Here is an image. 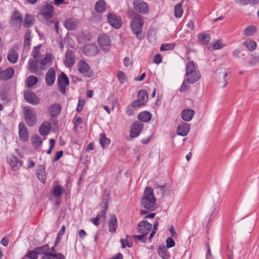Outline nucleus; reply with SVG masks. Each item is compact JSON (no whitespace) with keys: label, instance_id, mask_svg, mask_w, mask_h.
Here are the masks:
<instances>
[{"label":"nucleus","instance_id":"obj_1","mask_svg":"<svg viewBox=\"0 0 259 259\" xmlns=\"http://www.w3.org/2000/svg\"><path fill=\"white\" fill-rule=\"evenodd\" d=\"M156 200L153 195V189L151 187H146L144 195L141 200L142 206L147 210L153 211L157 207Z\"/></svg>","mask_w":259,"mask_h":259},{"label":"nucleus","instance_id":"obj_2","mask_svg":"<svg viewBox=\"0 0 259 259\" xmlns=\"http://www.w3.org/2000/svg\"><path fill=\"white\" fill-rule=\"evenodd\" d=\"M186 69L185 76L190 83L193 84L200 79L201 77L200 71L197 69L193 61L188 62L186 65Z\"/></svg>","mask_w":259,"mask_h":259},{"label":"nucleus","instance_id":"obj_3","mask_svg":"<svg viewBox=\"0 0 259 259\" xmlns=\"http://www.w3.org/2000/svg\"><path fill=\"white\" fill-rule=\"evenodd\" d=\"M144 20L143 17L138 14L132 18L131 22V27L132 31L136 35L137 38L140 39L143 38L141 32Z\"/></svg>","mask_w":259,"mask_h":259},{"label":"nucleus","instance_id":"obj_4","mask_svg":"<svg viewBox=\"0 0 259 259\" xmlns=\"http://www.w3.org/2000/svg\"><path fill=\"white\" fill-rule=\"evenodd\" d=\"M23 113L25 121L30 126H34L36 122V114L34 109L29 107L23 108Z\"/></svg>","mask_w":259,"mask_h":259},{"label":"nucleus","instance_id":"obj_5","mask_svg":"<svg viewBox=\"0 0 259 259\" xmlns=\"http://www.w3.org/2000/svg\"><path fill=\"white\" fill-rule=\"evenodd\" d=\"M228 75L226 70L225 68H220L216 70L215 78L219 87L224 89L227 85L226 77Z\"/></svg>","mask_w":259,"mask_h":259},{"label":"nucleus","instance_id":"obj_6","mask_svg":"<svg viewBox=\"0 0 259 259\" xmlns=\"http://www.w3.org/2000/svg\"><path fill=\"white\" fill-rule=\"evenodd\" d=\"M138 97V99L132 103L133 108H136L145 105L148 101V93L145 90H141L139 92Z\"/></svg>","mask_w":259,"mask_h":259},{"label":"nucleus","instance_id":"obj_7","mask_svg":"<svg viewBox=\"0 0 259 259\" xmlns=\"http://www.w3.org/2000/svg\"><path fill=\"white\" fill-rule=\"evenodd\" d=\"M98 43L101 49L105 52L110 50L111 47V40L108 35L102 34L98 36Z\"/></svg>","mask_w":259,"mask_h":259},{"label":"nucleus","instance_id":"obj_8","mask_svg":"<svg viewBox=\"0 0 259 259\" xmlns=\"http://www.w3.org/2000/svg\"><path fill=\"white\" fill-rule=\"evenodd\" d=\"M54 14V8L52 4H46L42 8L41 12L38 14V16H42L46 20L49 21L51 19Z\"/></svg>","mask_w":259,"mask_h":259},{"label":"nucleus","instance_id":"obj_9","mask_svg":"<svg viewBox=\"0 0 259 259\" xmlns=\"http://www.w3.org/2000/svg\"><path fill=\"white\" fill-rule=\"evenodd\" d=\"M134 10L139 13L146 14L149 12L148 5L142 0H137L133 3Z\"/></svg>","mask_w":259,"mask_h":259},{"label":"nucleus","instance_id":"obj_10","mask_svg":"<svg viewBox=\"0 0 259 259\" xmlns=\"http://www.w3.org/2000/svg\"><path fill=\"white\" fill-rule=\"evenodd\" d=\"M78 68L79 72L85 77H91L93 76V73L90 70V66L83 60H81L78 62Z\"/></svg>","mask_w":259,"mask_h":259},{"label":"nucleus","instance_id":"obj_11","mask_svg":"<svg viewBox=\"0 0 259 259\" xmlns=\"http://www.w3.org/2000/svg\"><path fill=\"white\" fill-rule=\"evenodd\" d=\"M22 19L23 16L22 14L18 11H15L11 18L12 26L17 30L19 29L21 26Z\"/></svg>","mask_w":259,"mask_h":259},{"label":"nucleus","instance_id":"obj_12","mask_svg":"<svg viewBox=\"0 0 259 259\" xmlns=\"http://www.w3.org/2000/svg\"><path fill=\"white\" fill-rule=\"evenodd\" d=\"M75 55L74 52L70 50H68L65 54L64 63L66 67L71 68L75 62Z\"/></svg>","mask_w":259,"mask_h":259},{"label":"nucleus","instance_id":"obj_13","mask_svg":"<svg viewBox=\"0 0 259 259\" xmlns=\"http://www.w3.org/2000/svg\"><path fill=\"white\" fill-rule=\"evenodd\" d=\"M107 20L108 23L113 27L116 29L120 28L121 26L122 20L120 18L113 13H108L107 15Z\"/></svg>","mask_w":259,"mask_h":259},{"label":"nucleus","instance_id":"obj_14","mask_svg":"<svg viewBox=\"0 0 259 259\" xmlns=\"http://www.w3.org/2000/svg\"><path fill=\"white\" fill-rule=\"evenodd\" d=\"M152 228L151 224L147 221L143 220L140 222L138 225L137 231L140 234L147 235Z\"/></svg>","mask_w":259,"mask_h":259},{"label":"nucleus","instance_id":"obj_15","mask_svg":"<svg viewBox=\"0 0 259 259\" xmlns=\"http://www.w3.org/2000/svg\"><path fill=\"white\" fill-rule=\"evenodd\" d=\"M143 127V124L139 121H135L131 125L130 137L134 138L138 137L141 133Z\"/></svg>","mask_w":259,"mask_h":259},{"label":"nucleus","instance_id":"obj_16","mask_svg":"<svg viewBox=\"0 0 259 259\" xmlns=\"http://www.w3.org/2000/svg\"><path fill=\"white\" fill-rule=\"evenodd\" d=\"M58 83L60 91L64 94L66 92V86L69 84L68 78L64 73L62 72L58 77Z\"/></svg>","mask_w":259,"mask_h":259},{"label":"nucleus","instance_id":"obj_17","mask_svg":"<svg viewBox=\"0 0 259 259\" xmlns=\"http://www.w3.org/2000/svg\"><path fill=\"white\" fill-rule=\"evenodd\" d=\"M25 100L30 104L37 105L39 103V99L37 96L31 91H26L24 93Z\"/></svg>","mask_w":259,"mask_h":259},{"label":"nucleus","instance_id":"obj_18","mask_svg":"<svg viewBox=\"0 0 259 259\" xmlns=\"http://www.w3.org/2000/svg\"><path fill=\"white\" fill-rule=\"evenodd\" d=\"M190 129V124L181 122L177 127V134L181 136H186L189 132Z\"/></svg>","mask_w":259,"mask_h":259},{"label":"nucleus","instance_id":"obj_19","mask_svg":"<svg viewBox=\"0 0 259 259\" xmlns=\"http://www.w3.org/2000/svg\"><path fill=\"white\" fill-rule=\"evenodd\" d=\"M83 53L88 56H94L98 53V47L95 44H89L83 48Z\"/></svg>","mask_w":259,"mask_h":259},{"label":"nucleus","instance_id":"obj_20","mask_svg":"<svg viewBox=\"0 0 259 259\" xmlns=\"http://www.w3.org/2000/svg\"><path fill=\"white\" fill-rule=\"evenodd\" d=\"M19 136L23 141H27L29 138V134L25 124L20 122L19 124Z\"/></svg>","mask_w":259,"mask_h":259},{"label":"nucleus","instance_id":"obj_21","mask_svg":"<svg viewBox=\"0 0 259 259\" xmlns=\"http://www.w3.org/2000/svg\"><path fill=\"white\" fill-rule=\"evenodd\" d=\"M56 79V73L53 68H51L47 72L46 75V81L48 86L53 84Z\"/></svg>","mask_w":259,"mask_h":259},{"label":"nucleus","instance_id":"obj_22","mask_svg":"<svg viewBox=\"0 0 259 259\" xmlns=\"http://www.w3.org/2000/svg\"><path fill=\"white\" fill-rule=\"evenodd\" d=\"M79 24V20L75 18H69L64 22V26L69 30H73Z\"/></svg>","mask_w":259,"mask_h":259},{"label":"nucleus","instance_id":"obj_23","mask_svg":"<svg viewBox=\"0 0 259 259\" xmlns=\"http://www.w3.org/2000/svg\"><path fill=\"white\" fill-rule=\"evenodd\" d=\"M9 162L12 169L14 170L19 169L22 164V162L15 156L10 157Z\"/></svg>","mask_w":259,"mask_h":259},{"label":"nucleus","instance_id":"obj_24","mask_svg":"<svg viewBox=\"0 0 259 259\" xmlns=\"http://www.w3.org/2000/svg\"><path fill=\"white\" fill-rule=\"evenodd\" d=\"M14 71L12 68H8L7 69L0 71V80H9L14 75Z\"/></svg>","mask_w":259,"mask_h":259},{"label":"nucleus","instance_id":"obj_25","mask_svg":"<svg viewBox=\"0 0 259 259\" xmlns=\"http://www.w3.org/2000/svg\"><path fill=\"white\" fill-rule=\"evenodd\" d=\"M17 48L14 46L11 50H9L7 58L9 62L12 63H15L18 60V54L16 52Z\"/></svg>","mask_w":259,"mask_h":259},{"label":"nucleus","instance_id":"obj_26","mask_svg":"<svg viewBox=\"0 0 259 259\" xmlns=\"http://www.w3.org/2000/svg\"><path fill=\"white\" fill-rule=\"evenodd\" d=\"M52 64V56L51 54H47L45 58L40 62V69L46 70L47 67L51 66Z\"/></svg>","mask_w":259,"mask_h":259},{"label":"nucleus","instance_id":"obj_27","mask_svg":"<svg viewBox=\"0 0 259 259\" xmlns=\"http://www.w3.org/2000/svg\"><path fill=\"white\" fill-rule=\"evenodd\" d=\"M195 112L192 109L183 110L181 113L182 118L185 121H190L193 118Z\"/></svg>","mask_w":259,"mask_h":259},{"label":"nucleus","instance_id":"obj_28","mask_svg":"<svg viewBox=\"0 0 259 259\" xmlns=\"http://www.w3.org/2000/svg\"><path fill=\"white\" fill-rule=\"evenodd\" d=\"M61 109V107L59 104H54L49 107L48 111L52 117H55L60 113Z\"/></svg>","mask_w":259,"mask_h":259},{"label":"nucleus","instance_id":"obj_29","mask_svg":"<svg viewBox=\"0 0 259 259\" xmlns=\"http://www.w3.org/2000/svg\"><path fill=\"white\" fill-rule=\"evenodd\" d=\"M109 231L111 232H114L117 228V219L115 215H111L108 221Z\"/></svg>","mask_w":259,"mask_h":259},{"label":"nucleus","instance_id":"obj_30","mask_svg":"<svg viewBox=\"0 0 259 259\" xmlns=\"http://www.w3.org/2000/svg\"><path fill=\"white\" fill-rule=\"evenodd\" d=\"M51 125L49 122H45L39 128V133L42 136L47 135L50 131Z\"/></svg>","mask_w":259,"mask_h":259},{"label":"nucleus","instance_id":"obj_31","mask_svg":"<svg viewBox=\"0 0 259 259\" xmlns=\"http://www.w3.org/2000/svg\"><path fill=\"white\" fill-rule=\"evenodd\" d=\"M64 193L65 189L60 185L54 186L52 190V195L57 198H60Z\"/></svg>","mask_w":259,"mask_h":259},{"label":"nucleus","instance_id":"obj_32","mask_svg":"<svg viewBox=\"0 0 259 259\" xmlns=\"http://www.w3.org/2000/svg\"><path fill=\"white\" fill-rule=\"evenodd\" d=\"M106 4L104 0L98 1L95 6V11L99 13H103L106 10Z\"/></svg>","mask_w":259,"mask_h":259},{"label":"nucleus","instance_id":"obj_33","mask_svg":"<svg viewBox=\"0 0 259 259\" xmlns=\"http://www.w3.org/2000/svg\"><path fill=\"white\" fill-rule=\"evenodd\" d=\"M151 118V114L148 111H143L138 115V119L143 122L149 121Z\"/></svg>","mask_w":259,"mask_h":259},{"label":"nucleus","instance_id":"obj_34","mask_svg":"<svg viewBox=\"0 0 259 259\" xmlns=\"http://www.w3.org/2000/svg\"><path fill=\"white\" fill-rule=\"evenodd\" d=\"M35 248L38 254H44V255H46V254L51 253L50 248L48 244H46L44 246L38 247Z\"/></svg>","mask_w":259,"mask_h":259},{"label":"nucleus","instance_id":"obj_35","mask_svg":"<svg viewBox=\"0 0 259 259\" xmlns=\"http://www.w3.org/2000/svg\"><path fill=\"white\" fill-rule=\"evenodd\" d=\"M37 178L39 181L44 183L46 180V176L45 167L42 166H40L37 172Z\"/></svg>","mask_w":259,"mask_h":259},{"label":"nucleus","instance_id":"obj_36","mask_svg":"<svg viewBox=\"0 0 259 259\" xmlns=\"http://www.w3.org/2000/svg\"><path fill=\"white\" fill-rule=\"evenodd\" d=\"M158 253L162 259H169V255L166 249V247L163 246H160L158 249Z\"/></svg>","mask_w":259,"mask_h":259},{"label":"nucleus","instance_id":"obj_37","mask_svg":"<svg viewBox=\"0 0 259 259\" xmlns=\"http://www.w3.org/2000/svg\"><path fill=\"white\" fill-rule=\"evenodd\" d=\"M28 68L33 73H36L37 70V60H30L28 63Z\"/></svg>","mask_w":259,"mask_h":259},{"label":"nucleus","instance_id":"obj_38","mask_svg":"<svg viewBox=\"0 0 259 259\" xmlns=\"http://www.w3.org/2000/svg\"><path fill=\"white\" fill-rule=\"evenodd\" d=\"M32 144L35 148L40 147L42 144L41 138L38 135L32 136L31 138Z\"/></svg>","mask_w":259,"mask_h":259},{"label":"nucleus","instance_id":"obj_39","mask_svg":"<svg viewBox=\"0 0 259 259\" xmlns=\"http://www.w3.org/2000/svg\"><path fill=\"white\" fill-rule=\"evenodd\" d=\"M198 39L200 42L206 45L210 40V36L206 33H201L198 34Z\"/></svg>","mask_w":259,"mask_h":259},{"label":"nucleus","instance_id":"obj_40","mask_svg":"<svg viewBox=\"0 0 259 259\" xmlns=\"http://www.w3.org/2000/svg\"><path fill=\"white\" fill-rule=\"evenodd\" d=\"M110 143V140L106 137V135L104 133H102L100 135V144L101 146L104 148L107 145H109Z\"/></svg>","mask_w":259,"mask_h":259},{"label":"nucleus","instance_id":"obj_41","mask_svg":"<svg viewBox=\"0 0 259 259\" xmlns=\"http://www.w3.org/2000/svg\"><path fill=\"white\" fill-rule=\"evenodd\" d=\"M37 81L38 80L36 76L31 75L27 78L26 84L28 88H31L35 85L37 82Z\"/></svg>","mask_w":259,"mask_h":259},{"label":"nucleus","instance_id":"obj_42","mask_svg":"<svg viewBox=\"0 0 259 259\" xmlns=\"http://www.w3.org/2000/svg\"><path fill=\"white\" fill-rule=\"evenodd\" d=\"M244 46L249 51H251L255 49L256 44L254 41L247 40L243 42Z\"/></svg>","mask_w":259,"mask_h":259},{"label":"nucleus","instance_id":"obj_43","mask_svg":"<svg viewBox=\"0 0 259 259\" xmlns=\"http://www.w3.org/2000/svg\"><path fill=\"white\" fill-rule=\"evenodd\" d=\"M256 31L255 26L251 25L246 27L243 31V34L246 36L252 35Z\"/></svg>","mask_w":259,"mask_h":259},{"label":"nucleus","instance_id":"obj_44","mask_svg":"<svg viewBox=\"0 0 259 259\" xmlns=\"http://www.w3.org/2000/svg\"><path fill=\"white\" fill-rule=\"evenodd\" d=\"M41 45L35 47L32 51L31 55L36 60H39L40 57V48Z\"/></svg>","mask_w":259,"mask_h":259},{"label":"nucleus","instance_id":"obj_45","mask_svg":"<svg viewBox=\"0 0 259 259\" xmlns=\"http://www.w3.org/2000/svg\"><path fill=\"white\" fill-rule=\"evenodd\" d=\"M175 16L177 18H180L183 14V10L182 8V4L179 3L175 7Z\"/></svg>","mask_w":259,"mask_h":259},{"label":"nucleus","instance_id":"obj_46","mask_svg":"<svg viewBox=\"0 0 259 259\" xmlns=\"http://www.w3.org/2000/svg\"><path fill=\"white\" fill-rule=\"evenodd\" d=\"M32 24V18L31 16L28 14L25 15V17L24 20L23 25L25 27L28 28Z\"/></svg>","mask_w":259,"mask_h":259},{"label":"nucleus","instance_id":"obj_47","mask_svg":"<svg viewBox=\"0 0 259 259\" xmlns=\"http://www.w3.org/2000/svg\"><path fill=\"white\" fill-rule=\"evenodd\" d=\"M31 32L30 31L28 30L27 31L25 36V39L24 42V47H29L30 45L31 42Z\"/></svg>","mask_w":259,"mask_h":259},{"label":"nucleus","instance_id":"obj_48","mask_svg":"<svg viewBox=\"0 0 259 259\" xmlns=\"http://www.w3.org/2000/svg\"><path fill=\"white\" fill-rule=\"evenodd\" d=\"M175 46V44L172 43L162 44L160 48V50L161 51L171 50L174 49Z\"/></svg>","mask_w":259,"mask_h":259},{"label":"nucleus","instance_id":"obj_49","mask_svg":"<svg viewBox=\"0 0 259 259\" xmlns=\"http://www.w3.org/2000/svg\"><path fill=\"white\" fill-rule=\"evenodd\" d=\"M190 83L188 81H187V78L184 79L182 85L180 88V92H185L188 90L190 88V85L189 84Z\"/></svg>","mask_w":259,"mask_h":259},{"label":"nucleus","instance_id":"obj_50","mask_svg":"<svg viewBox=\"0 0 259 259\" xmlns=\"http://www.w3.org/2000/svg\"><path fill=\"white\" fill-rule=\"evenodd\" d=\"M117 77L119 81L121 83H123L126 80V76L125 74L121 71H119L118 72Z\"/></svg>","mask_w":259,"mask_h":259},{"label":"nucleus","instance_id":"obj_51","mask_svg":"<svg viewBox=\"0 0 259 259\" xmlns=\"http://www.w3.org/2000/svg\"><path fill=\"white\" fill-rule=\"evenodd\" d=\"M259 62V56L251 55L250 57L249 63L250 65H254Z\"/></svg>","mask_w":259,"mask_h":259},{"label":"nucleus","instance_id":"obj_52","mask_svg":"<svg viewBox=\"0 0 259 259\" xmlns=\"http://www.w3.org/2000/svg\"><path fill=\"white\" fill-rule=\"evenodd\" d=\"M38 253L36 250V248L29 251L26 255V256L30 259H37Z\"/></svg>","mask_w":259,"mask_h":259},{"label":"nucleus","instance_id":"obj_53","mask_svg":"<svg viewBox=\"0 0 259 259\" xmlns=\"http://www.w3.org/2000/svg\"><path fill=\"white\" fill-rule=\"evenodd\" d=\"M108 207V202L107 201H104L102 205V215H103V220L105 219V215L107 208Z\"/></svg>","mask_w":259,"mask_h":259},{"label":"nucleus","instance_id":"obj_54","mask_svg":"<svg viewBox=\"0 0 259 259\" xmlns=\"http://www.w3.org/2000/svg\"><path fill=\"white\" fill-rule=\"evenodd\" d=\"M140 235H134L133 237L135 239H138L139 241L145 242L146 240V235L144 234H141Z\"/></svg>","mask_w":259,"mask_h":259},{"label":"nucleus","instance_id":"obj_55","mask_svg":"<svg viewBox=\"0 0 259 259\" xmlns=\"http://www.w3.org/2000/svg\"><path fill=\"white\" fill-rule=\"evenodd\" d=\"M166 247L169 248L174 247L175 245V242L174 240L168 237L167 238L166 240Z\"/></svg>","mask_w":259,"mask_h":259},{"label":"nucleus","instance_id":"obj_56","mask_svg":"<svg viewBox=\"0 0 259 259\" xmlns=\"http://www.w3.org/2000/svg\"><path fill=\"white\" fill-rule=\"evenodd\" d=\"M224 45L221 40H217L213 45V48L214 50H218L222 49Z\"/></svg>","mask_w":259,"mask_h":259},{"label":"nucleus","instance_id":"obj_57","mask_svg":"<svg viewBox=\"0 0 259 259\" xmlns=\"http://www.w3.org/2000/svg\"><path fill=\"white\" fill-rule=\"evenodd\" d=\"M124 65L126 67H131L132 66V62L128 57H125L123 60Z\"/></svg>","mask_w":259,"mask_h":259},{"label":"nucleus","instance_id":"obj_58","mask_svg":"<svg viewBox=\"0 0 259 259\" xmlns=\"http://www.w3.org/2000/svg\"><path fill=\"white\" fill-rule=\"evenodd\" d=\"M101 219V216L100 213H98L95 218H91V221L95 225H98L99 224V220Z\"/></svg>","mask_w":259,"mask_h":259},{"label":"nucleus","instance_id":"obj_59","mask_svg":"<svg viewBox=\"0 0 259 259\" xmlns=\"http://www.w3.org/2000/svg\"><path fill=\"white\" fill-rule=\"evenodd\" d=\"M162 58L160 54H156L154 59V62L157 64H159L161 62Z\"/></svg>","mask_w":259,"mask_h":259},{"label":"nucleus","instance_id":"obj_60","mask_svg":"<svg viewBox=\"0 0 259 259\" xmlns=\"http://www.w3.org/2000/svg\"><path fill=\"white\" fill-rule=\"evenodd\" d=\"M207 252L206 255V259H214L213 257L212 256L211 252L210 251V247L209 246V244H207Z\"/></svg>","mask_w":259,"mask_h":259},{"label":"nucleus","instance_id":"obj_61","mask_svg":"<svg viewBox=\"0 0 259 259\" xmlns=\"http://www.w3.org/2000/svg\"><path fill=\"white\" fill-rule=\"evenodd\" d=\"M63 152L62 151H58L55 155L54 161L56 162L58 161L63 155Z\"/></svg>","mask_w":259,"mask_h":259},{"label":"nucleus","instance_id":"obj_62","mask_svg":"<svg viewBox=\"0 0 259 259\" xmlns=\"http://www.w3.org/2000/svg\"><path fill=\"white\" fill-rule=\"evenodd\" d=\"M84 103V101L83 100L81 101L80 100H79L76 109L77 112H80L82 110Z\"/></svg>","mask_w":259,"mask_h":259},{"label":"nucleus","instance_id":"obj_63","mask_svg":"<svg viewBox=\"0 0 259 259\" xmlns=\"http://www.w3.org/2000/svg\"><path fill=\"white\" fill-rule=\"evenodd\" d=\"M41 259H55V254L54 253H49V254H46L42 256Z\"/></svg>","mask_w":259,"mask_h":259},{"label":"nucleus","instance_id":"obj_64","mask_svg":"<svg viewBox=\"0 0 259 259\" xmlns=\"http://www.w3.org/2000/svg\"><path fill=\"white\" fill-rule=\"evenodd\" d=\"M82 122V119L80 117H75L74 119V123L76 126L79 125Z\"/></svg>","mask_w":259,"mask_h":259}]
</instances>
